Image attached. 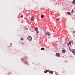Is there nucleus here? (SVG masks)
<instances>
[{"label":"nucleus","instance_id":"nucleus-1","mask_svg":"<svg viewBox=\"0 0 75 75\" xmlns=\"http://www.w3.org/2000/svg\"><path fill=\"white\" fill-rule=\"evenodd\" d=\"M44 33L45 34V35L46 36H47V35H48V36H49L50 35V33L48 31H45V32H44Z\"/></svg>","mask_w":75,"mask_h":75},{"label":"nucleus","instance_id":"nucleus-2","mask_svg":"<svg viewBox=\"0 0 75 75\" xmlns=\"http://www.w3.org/2000/svg\"><path fill=\"white\" fill-rule=\"evenodd\" d=\"M34 30L36 31V32L37 33H36V34L39 33V31H38L39 29H38V28L36 27L35 28Z\"/></svg>","mask_w":75,"mask_h":75},{"label":"nucleus","instance_id":"nucleus-3","mask_svg":"<svg viewBox=\"0 0 75 75\" xmlns=\"http://www.w3.org/2000/svg\"><path fill=\"white\" fill-rule=\"evenodd\" d=\"M27 39L29 41H31L32 40V38L31 36H28L27 38Z\"/></svg>","mask_w":75,"mask_h":75},{"label":"nucleus","instance_id":"nucleus-4","mask_svg":"<svg viewBox=\"0 0 75 75\" xmlns=\"http://www.w3.org/2000/svg\"><path fill=\"white\" fill-rule=\"evenodd\" d=\"M56 56L57 57H60V54L59 53H57L56 54Z\"/></svg>","mask_w":75,"mask_h":75},{"label":"nucleus","instance_id":"nucleus-5","mask_svg":"<svg viewBox=\"0 0 75 75\" xmlns=\"http://www.w3.org/2000/svg\"><path fill=\"white\" fill-rule=\"evenodd\" d=\"M34 20H35V18H34L33 16H32V17H31V21H34Z\"/></svg>","mask_w":75,"mask_h":75},{"label":"nucleus","instance_id":"nucleus-6","mask_svg":"<svg viewBox=\"0 0 75 75\" xmlns=\"http://www.w3.org/2000/svg\"><path fill=\"white\" fill-rule=\"evenodd\" d=\"M24 29L25 30H28L27 27L26 26H25L24 27Z\"/></svg>","mask_w":75,"mask_h":75},{"label":"nucleus","instance_id":"nucleus-7","mask_svg":"<svg viewBox=\"0 0 75 75\" xmlns=\"http://www.w3.org/2000/svg\"><path fill=\"white\" fill-rule=\"evenodd\" d=\"M49 72L51 74H53V72L52 71H49Z\"/></svg>","mask_w":75,"mask_h":75},{"label":"nucleus","instance_id":"nucleus-8","mask_svg":"<svg viewBox=\"0 0 75 75\" xmlns=\"http://www.w3.org/2000/svg\"><path fill=\"white\" fill-rule=\"evenodd\" d=\"M62 52L63 53H65L66 52V50H63L62 51Z\"/></svg>","mask_w":75,"mask_h":75},{"label":"nucleus","instance_id":"nucleus-9","mask_svg":"<svg viewBox=\"0 0 75 75\" xmlns=\"http://www.w3.org/2000/svg\"><path fill=\"white\" fill-rule=\"evenodd\" d=\"M74 54H75V50H73V51H71Z\"/></svg>","mask_w":75,"mask_h":75},{"label":"nucleus","instance_id":"nucleus-10","mask_svg":"<svg viewBox=\"0 0 75 75\" xmlns=\"http://www.w3.org/2000/svg\"><path fill=\"white\" fill-rule=\"evenodd\" d=\"M71 42H69V43H67V46L69 45H71Z\"/></svg>","mask_w":75,"mask_h":75},{"label":"nucleus","instance_id":"nucleus-11","mask_svg":"<svg viewBox=\"0 0 75 75\" xmlns=\"http://www.w3.org/2000/svg\"><path fill=\"white\" fill-rule=\"evenodd\" d=\"M66 13H67V15H70L71 14L69 12H66Z\"/></svg>","mask_w":75,"mask_h":75},{"label":"nucleus","instance_id":"nucleus-12","mask_svg":"<svg viewBox=\"0 0 75 75\" xmlns=\"http://www.w3.org/2000/svg\"><path fill=\"white\" fill-rule=\"evenodd\" d=\"M72 3L73 4H75V0H74V1H72Z\"/></svg>","mask_w":75,"mask_h":75},{"label":"nucleus","instance_id":"nucleus-13","mask_svg":"<svg viewBox=\"0 0 75 75\" xmlns=\"http://www.w3.org/2000/svg\"><path fill=\"white\" fill-rule=\"evenodd\" d=\"M48 70H46L45 71H44V73H46L47 72H48Z\"/></svg>","mask_w":75,"mask_h":75},{"label":"nucleus","instance_id":"nucleus-14","mask_svg":"<svg viewBox=\"0 0 75 75\" xmlns=\"http://www.w3.org/2000/svg\"><path fill=\"white\" fill-rule=\"evenodd\" d=\"M69 50L70 51H73V50H71V49H70V47H69Z\"/></svg>","mask_w":75,"mask_h":75},{"label":"nucleus","instance_id":"nucleus-15","mask_svg":"<svg viewBox=\"0 0 75 75\" xmlns=\"http://www.w3.org/2000/svg\"><path fill=\"white\" fill-rule=\"evenodd\" d=\"M69 50L70 51H73V50H71V49H70V47H69Z\"/></svg>","mask_w":75,"mask_h":75},{"label":"nucleus","instance_id":"nucleus-16","mask_svg":"<svg viewBox=\"0 0 75 75\" xmlns=\"http://www.w3.org/2000/svg\"><path fill=\"white\" fill-rule=\"evenodd\" d=\"M44 16L43 15H41V18H43Z\"/></svg>","mask_w":75,"mask_h":75},{"label":"nucleus","instance_id":"nucleus-17","mask_svg":"<svg viewBox=\"0 0 75 75\" xmlns=\"http://www.w3.org/2000/svg\"><path fill=\"white\" fill-rule=\"evenodd\" d=\"M41 50H45V49H44V48H41Z\"/></svg>","mask_w":75,"mask_h":75},{"label":"nucleus","instance_id":"nucleus-18","mask_svg":"<svg viewBox=\"0 0 75 75\" xmlns=\"http://www.w3.org/2000/svg\"><path fill=\"white\" fill-rule=\"evenodd\" d=\"M23 38H21V41H23Z\"/></svg>","mask_w":75,"mask_h":75},{"label":"nucleus","instance_id":"nucleus-19","mask_svg":"<svg viewBox=\"0 0 75 75\" xmlns=\"http://www.w3.org/2000/svg\"><path fill=\"white\" fill-rule=\"evenodd\" d=\"M23 15H21V18H23Z\"/></svg>","mask_w":75,"mask_h":75},{"label":"nucleus","instance_id":"nucleus-20","mask_svg":"<svg viewBox=\"0 0 75 75\" xmlns=\"http://www.w3.org/2000/svg\"><path fill=\"white\" fill-rule=\"evenodd\" d=\"M10 45H11V46H12V43H11V44H10Z\"/></svg>","mask_w":75,"mask_h":75},{"label":"nucleus","instance_id":"nucleus-21","mask_svg":"<svg viewBox=\"0 0 75 75\" xmlns=\"http://www.w3.org/2000/svg\"><path fill=\"white\" fill-rule=\"evenodd\" d=\"M73 10H72V11H71V13H73Z\"/></svg>","mask_w":75,"mask_h":75},{"label":"nucleus","instance_id":"nucleus-22","mask_svg":"<svg viewBox=\"0 0 75 75\" xmlns=\"http://www.w3.org/2000/svg\"><path fill=\"white\" fill-rule=\"evenodd\" d=\"M73 33L75 34V31H74V32H73Z\"/></svg>","mask_w":75,"mask_h":75},{"label":"nucleus","instance_id":"nucleus-23","mask_svg":"<svg viewBox=\"0 0 75 75\" xmlns=\"http://www.w3.org/2000/svg\"><path fill=\"white\" fill-rule=\"evenodd\" d=\"M59 19H60V18H59V19H57V20L59 21Z\"/></svg>","mask_w":75,"mask_h":75},{"label":"nucleus","instance_id":"nucleus-24","mask_svg":"<svg viewBox=\"0 0 75 75\" xmlns=\"http://www.w3.org/2000/svg\"><path fill=\"white\" fill-rule=\"evenodd\" d=\"M74 54L75 55V54Z\"/></svg>","mask_w":75,"mask_h":75}]
</instances>
